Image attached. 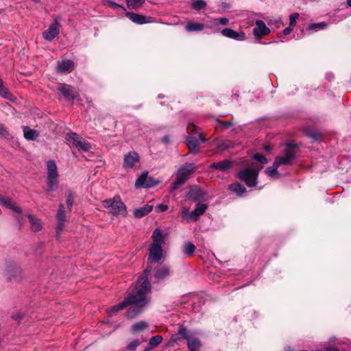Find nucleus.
I'll return each instance as SVG.
<instances>
[{
    "label": "nucleus",
    "mask_w": 351,
    "mask_h": 351,
    "mask_svg": "<svg viewBox=\"0 0 351 351\" xmlns=\"http://www.w3.org/2000/svg\"><path fill=\"white\" fill-rule=\"evenodd\" d=\"M152 271V267H147L143 274L139 278L134 289L122 302L112 306L108 313L110 316L131 305L127 312V317L132 319L139 315L148 304L147 295L150 292L151 284L148 276Z\"/></svg>",
    "instance_id": "f257e3e1"
},
{
    "label": "nucleus",
    "mask_w": 351,
    "mask_h": 351,
    "mask_svg": "<svg viewBox=\"0 0 351 351\" xmlns=\"http://www.w3.org/2000/svg\"><path fill=\"white\" fill-rule=\"evenodd\" d=\"M247 165L249 167L239 171L237 178L244 182L247 186L254 187L257 185L258 173L263 167L261 165H255L254 162L247 163Z\"/></svg>",
    "instance_id": "f03ea898"
},
{
    "label": "nucleus",
    "mask_w": 351,
    "mask_h": 351,
    "mask_svg": "<svg viewBox=\"0 0 351 351\" xmlns=\"http://www.w3.org/2000/svg\"><path fill=\"white\" fill-rule=\"evenodd\" d=\"M196 169L197 167L193 162H186L180 167L174 174L176 181L172 183L171 189L175 191L184 184Z\"/></svg>",
    "instance_id": "7ed1b4c3"
},
{
    "label": "nucleus",
    "mask_w": 351,
    "mask_h": 351,
    "mask_svg": "<svg viewBox=\"0 0 351 351\" xmlns=\"http://www.w3.org/2000/svg\"><path fill=\"white\" fill-rule=\"evenodd\" d=\"M187 132L189 136L186 138V145L189 152L196 153L199 149V143L205 142L206 139L199 132V128L192 122L188 123Z\"/></svg>",
    "instance_id": "20e7f679"
},
{
    "label": "nucleus",
    "mask_w": 351,
    "mask_h": 351,
    "mask_svg": "<svg viewBox=\"0 0 351 351\" xmlns=\"http://www.w3.org/2000/svg\"><path fill=\"white\" fill-rule=\"evenodd\" d=\"M47 191L51 192L58 187V169L56 162L51 160L47 162Z\"/></svg>",
    "instance_id": "39448f33"
},
{
    "label": "nucleus",
    "mask_w": 351,
    "mask_h": 351,
    "mask_svg": "<svg viewBox=\"0 0 351 351\" xmlns=\"http://www.w3.org/2000/svg\"><path fill=\"white\" fill-rule=\"evenodd\" d=\"M104 204V206L109 209V212L114 215L124 216L126 214L125 206L119 197H115L112 199H106Z\"/></svg>",
    "instance_id": "423d86ee"
},
{
    "label": "nucleus",
    "mask_w": 351,
    "mask_h": 351,
    "mask_svg": "<svg viewBox=\"0 0 351 351\" xmlns=\"http://www.w3.org/2000/svg\"><path fill=\"white\" fill-rule=\"evenodd\" d=\"M207 206L204 204L198 203L195 209L189 211L187 208H183L182 210V217L187 222L196 221L200 215H202L206 210Z\"/></svg>",
    "instance_id": "0eeeda50"
},
{
    "label": "nucleus",
    "mask_w": 351,
    "mask_h": 351,
    "mask_svg": "<svg viewBox=\"0 0 351 351\" xmlns=\"http://www.w3.org/2000/svg\"><path fill=\"white\" fill-rule=\"evenodd\" d=\"M72 145L74 146L79 152H89L91 145L86 142L80 135L75 132L68 134V138Z\"/></svg>",
    "instance_id": "6e6552de"
},
{
    "label": "nucleus",
    "mask_w": 351,
    "mask_h": 351,
    "mask_svg": "<svg viewBox=\"0 0 351 351\" xmlns=\"http://www.w3.org/2000/svg\"><path fill=\"white\" fill-rule=\"evenodd\" d=\"M60 25L58 18H55L53 22L49 25V28L43 32V38L48 41H51L56 38L60 32Z\"/></svg>",
    "instance_id": "1a4fd4ad"
},
{
    "label": "nucleus",
    "mask_w": 351,
    "mask_h": 351,
    "mask_svg": "<svg viewBox=\"0 0 351 351\" xmlns=\"http://www.w3.org/2000/svg\"><path fill=\"white\" fill-rule=\"evenodd\" d=\"M0 204L16 213L17 215H16L15 217L19 223H21L23 219L21 209L20 207L14 204L10 197L3 196L0 194Z\"/></svg>",
    "instance_id": "9d476101"
},
{
    "label": "nucleus",
    "mask_w": 351,
    "mask_h": 351,
    "mask_svg": "<svg viewBox=\"0 0 351 351\" xmlns=\"http://www.w3.org/2000/svg\"><path fill=\"white\" fill-rule=\"evenodd\" d=\"M58 91L60 93L66 100H73L79 97L78 92L70 85L63 84L58 88Z\"/></svg>",
    "instance_id": "9b49d317"
},
{
    "label": "nucleus",
    "mask_w": 351,
    "mask_h": 351,
    "mask_svg": "<svg viewBox=\"0 0 351 351\" xmlns=\"http://www.w3.org/2000/svg\"><path fill=\"white\" fill-rule=\"evenodd\" d=\"M162 255V247L158 244H152L149 249V261L151 263L158 262Z\"/></svg>",
    "instance_id": "f8f14e48"
},
{
    "label": "nucleus",
    "mask_w": 351,
    "mask_h": 351,
    "mask_svg": "<svg viewBox=\"0 0 351 351\" xmlns=\"http://www.w3.org/2000/svg\"><path fill=\"white\" fill-rule=\"evenodd\" d=\"M221 34H222L223 36L234 39L237 40H244L245 39V34L243 32H236L231 28H224L222 30H221Z\"/></svg>",
    "instance_id": "ddd939ff"
},
{
    "label": "nucleus",
    "mask_w": 351,
    "mask_h": 351,
    "mask_svg": "<svg viewBox=\"0 0 351 351\" xmlns=\"http://www.w3.org/2000/svg\"><path fill=\"white\" fill-rule=\"evenodd\" d=\"M253 32L256 38H261L263 36L269 34L270 29L265 25V23L263 21L258 20L256 22V27L254 29Z\"/></svg>",
    "instance_id": "4468645a"
},
{
    "label": "nucleus",
    "mask_w": 351,
    "mask_h": 351,
    "mask_svg": "<svg viewBox=\"0 0 351 351\" xmlns=\"http://www.w3.org/2000/svg\"><path fill=\"white\" fill-rule=\"evenodd\" d=\"M125 16L133 23L138 25H143L150 22L145 16L135 12H126Z\"/></svg>",
    "instance_id": "2eb2a0df"
},
{
    "label": "nucleus",
    "mask_w": 351,
    "mask_h": 351,
    "mask_svg": "<svg viewBox=\"0 0 351 351\" xmlns=\"http://www.w3.org/2000/svg\"><path fill=\"white\" fill-rule=\"evenodd\" d=\"M74 66V63L71 60H65L58 62V71L65 73L71 72Z\"/></svg>",
    "instance_id": "dca6fc26"
},
{
    "label": "nucleus",
    "mask_w": 351,
    "mask_h": 351,
    "mask_svg": "<svg viewBox=\"0 0 351 351\" xmlns=\"http://www.w3.org/2000/svg\"><path fill=\"white\" fill-rule=\"evenodd\" d=\"M295 160V155H283L277 156L274 160L275 163L280 165H291Z\"/></svg>",
    "instance_id": "f3484780"
},
{
    "label": "nucleus",
    "mask_w": 351,
    "mask_h": 351,
    "mask_svg": "<svg viewBox=\"0 0 351 351\" xmlns=\"http://www.w3.org/2000/svg\"><path fill=\"white\" fill-rule=\"evenodd\" d=\"M138 155H125L123 166L125 169H131L138 162Z\"/></svg>",
    "instance_id": "a211bd4d"
},
{
    "label": "nucleus",
    "mask_w": 351,
    "mask_h": 351,
    "mask_svg": "<svg viewBox=\"0 0 351 351\" xmlns=\"http://www.w3.org/2000/svg\"><path fill=\"white\" fill-rule=\"evenodd\" d=\"M188 197L193 201H200L204 197V193L199 187L194 186L190 189Z\"/></svg>",
    "instance_id": "6ab92c4d"
},
{
    "label": "nucleus",
    "mask_w": 351,
    "mask_h": 351,
    "mask_svg": "<svg viewBox=\"0 0 351 351\" xmlns=\"http://www.w3.org/2000/svg\"><path fill=\"white\" fill-rule=\"evenodd\" d=\"M153 209V206L145 204V206L136 208L134 210V215L136 218H141L149 213Z\"/></svg>",
    "instance_id": "aec40b11"
},
{
    "label": "nucleus",
    "mask_w": 351,
    "mask_h": 351,
    "mask_svg": "<svg viewBox=\"0 0 351 351\" xmlns=\"http://www.w3.org/2000/svg\"><path fill=\"white\" fill-rule=\"evenodd\" d=\"M187 346L190 351H198L202 346L200 341L193 335L187 340Z\"/></svg>",
    "instance_id": "412c9836"
},
{
    "label": "nucleus",
    "mask_w": 351,
    "mask_h": 351,
    "mask_svg": "<svg viewBox=\"0 0 351 351\" xmlns=\"http://www.w3.org/2000/svg\"><path fill=\"white\" fill-rule=\"evenodd\" d=\"M278 167L279 166L277 165V163L274 162L273 165L266 168L265 172L267 176L271 178H280L281 175L277 170Z\"/></svg>",
    "instance_id": "4be33fe9"
},
{
    "label": "nucleus",
    "mask_w": 351,
    "mask_h": 351,
    "mask_svg": "<svg viewBox=\"0 0 351 351\" xmlns=\"http://www.w3.org/2000/svg\"><path fill=\"white\" fill-rule=\"evenodd\" d=\"M152 238L153 239L154 243L152 244H158L161 246V245L163 243L165 238L162 233V231L156 228L154 230Z\"/></svg>",
    "instance_id": "5701e85b"
},
{
    "label": "nucleus",
    "mask_w": 351,
    "mask_h": 351,
    "mask_svg": "<svg viewBox=\"0 0 351 351\" xmlns=\"http://www.w3.org/2000/svg\"><path fill=\"white\" fill-rule=\"evenodd\" d=\"M195 249V246L189 241L185 242L182 247V251L183 254L186 256H191L193 254Z\"/></svg>",
    "instance_id": "b1692460"
},
{
    "label": "nucleus",
    "mask_w": 351,
    "mask_h": 351,
    "mask_svg": "<svg viewBox=\"0 0 351 351\" xmlns=\"http://www.w3.org/2000/svg\"><path fill=\"white\" fill-rule=\"evenodd\" d=\"M28 218L31 223V228L34 232H38L41 230L42 225L40 220L38 218L34 217L32 215H28Z\"/></svg>",
    "instance_id": "393cba45"
},
{
    "label": "nucleus",
    "mask_w": 351,
    "mask_h": 351,
    "mask_svg": "<svg viewBox=\"0 0 351 351\" xmlns=\"http://www.w3.org/2000/svg\"><path fill=\"white\" fill-rule=\"evenodd\" d=\"M23 133L25 138L27 140H34L39 135L38 132L36 130H32L28 126H25L23 128Z\"/></svg>",
    "instance_id": "a878e982"
},
{
    "label": "nucleus",
    "mask_w": 351,
    "mask_h": 351,
    "mask_svg": "<svg viewBox=\"0 0 351 351\" xmlns=\"http://www.w3.org/2000/svg\"><path fill=\"white\" fill-rule=\"evenodd\" d=\"M169 276V270L167 267H163L155 270L154 277L158 280H163Z\"/></svg>",
    "instance_id": "bb28decb"
},
{
    "label": "nucleus",
    "mask_w": 351,
    "mask_h": 351,
    "mask_svg": "<svg viewBox=\"0 0 351 351\" xmlns=\"http://www.w3.org/2000/svg\"><path fill=\"white\" fill-rule=\"evenodd\" d=\"M204 25L200 23L189 22L186 25L185 29L187 32H195L203 30Z\"/></svg>",
    "instance_id": "cd10ccee"
},
{
    "label": "nucleus",
    "mask_w": 351,
    "mask_h": 351,
    "mask_svg": "<svg viewBox=\"0 0 351 351\" xmlns=\"http://www.w3.org/2000/svg\"><path fill=\"white\" fill-rule=\"evenodd\" d=\"M305 132L306 136L311 138L314 141H319L322 138V135L320 132H319L316 130L308 128L305 130Z\"/></svg>",
    "instance_id": "c85d7f7f"
},
{
    "label": "nucleus",
    "mask_w": 351,
    "mask_h": 351,
    "mask_svg": "<svg viewBox=\"0 0 351 351\" xmlns=\"http://www.w3.org/2000/svg\"><path fill=\"white\" fill-rule=\"evenodd\" d=\"M148 327V324L144 321L138 322L131 326L132 332H137L144 330Z\"/></svg>",
    "instance_id": "c756f323"
},
{
    "label": "nucleus",
    "mask_w": 351,
    "mask_h": 351,
    "mask_svg": "<svg viewBox=\"0 0 351 351\" xmlns=\"http://www.w3.org/2000/svg\"><path fill=\"white\" fill-rule=\"evenodd\" d=\"M145 0H126L127 6L129 9L136 10L141 8Z\"/></svg>",
    "instance_id": "7c9ffc66"
},
{
    "label": "nucleus",
    "mask_w": 351,
    "mask_h": 351,
    "mask_svg": "<svg viewBox=\"0 0 351 351\" xmlns=\"http://www.w3.org/2000/svg\"><path fill=\"white\" fill-rule=\"evenodd\" d=\"M230 189L238 195H242L246 192L245 187L239 183L232 184Z\"/></svg>",
    "instance_id": "2f4dec72"
},
{
    "label": "nucleus",
    "mask_w": 351,
    "mask_h": 351,
    "mask_svg": "<svg viewBox=\"0 0 351 351\" xmlns=\"http://www.w3.org/2000/svg\"><path fill=\"white\" fill-rule=\"evenodd\" d=\"M300 152V150L299 149V145L295 143L293 141L289 142L286 145L285 154H295V152Z\"/></svg>",
    "instance_id": "473e14b6"
},
{
    "label": "nucleus",
    "mask_w": 351,
    "mask_h": 351,
    "mask_svg": "<svg viewBox=\"0 0 351 351\" xmlns=\"http://www.w3.org/2000/svg\"><path fill=\"white\" fill-rule=\"evenodd\" d=\"M147 180V172L143 173L136 180L135 187L136 189L145 188L146 180Z\"/></svg>",
    "instance_id": "72a5a7b5"
},
{
    "label": "nucleus",
    "mask_w": 351,
    "mask_h": 351,
    "mask_svg": "<svg viewBox=\"0 0 351 351\" xmlns=\"http://www.w3.org/2000/svg\"><path fill=\"white\" fill-rule=\"evenodd\" d=\"M206 3L203 0H193L191 3V8L195 10H201L204 9Z\"/></svg>",
    "instance_id": "f704fd0d"
},
{
    "label": "nucleus",
    "mask_w": 351,
    "mask_h": 351,
    "mask_svg": "<svg viewBox=\"0 0 351 351\" xmlns=\"http://www.w3.org/2000/svg\"><path fill=\"white\" fill-rule=\"evenodd\" d=\"M162 341V337L160 335H156L152 337L149 341V345L152 348L157 347Z\"/></svg>",
    "instance_id": "c9c22d12"
},
{
    "label": "nucleus",
    "mask_w": 351,
    "mask_h": 351,
    "mask_svg": "<svg viewBox=\"0 0 351 351\" xmlns=\"http://www.w3.org/2000/svg\"><path fill=\"white\" fill-rule=\"evenodd\" d=\"M178 333L186 341L189 339V338H191L193 335V333L189 332L186 327L183 326H180L179 327Z\"/></svg>",
    "instance_id": "e433bc0d"
},
{
    "label": "nucleus",
    "mask_w": 351,
    "mask_h": 351,
    "mask_svg": "<svg viewBox=\"0 0 351 351\" xmlns=\"http://www.w3.org/2000/svg\"><path fill=\"white\" fill-rule=\"evenodd\" d=\"M56 217L58 221H65L66 220V214H65V208L63 204H60L58 207V210L56 214Z\"/></svg>",
    "instance_id": "4c0bfd02"
},
{
    "label": "nucleus",
    "mask_w": 351,
    "mask_h": 351,
    "mask_svg": "<svg viewBox=\"0 0 351 351\" xmlns=\"http://www.w3.org/2000/svg\"><path fill=\"white\" fill-rule=\"evenodd\" d=\"M141 343V341L138 339L133 340L128 343L125 349L128 351H134Z\"/></svg>",
    "instance_id": "58836bf2"
},
{
    "label": "nucleus",
    "mask_w": 351,
    "mask_h": 351,
    "mask_svg": "<svg viewBox=\"0 0 351 351\" xmlns=\"http://www.w3.org/2000/svg\"><path fill=\"white\" fill-rule=\"evenodd\" d=\"M327 24L325 22H321L318 23H311L310 24L307 29L308 30H316L317 29H322L326 27Z\"/></svg>",
    "instance_id": "ea45409f"
},
{
    "label": "nucleus",
    "mask_w": 351,
    "mask_h": 351,
    "mask_svg": "<svg viewBox=\"0 0 351 351\" xmlns=\"http://www.w3.org/2000/svg\"><path fill=\"white\" fill-rule=\"evenodd\" d=\"M0 95L10 101H14L13 95L5 87L0 88Z\"/></svg>",
    "instance_id": "a19ab883"
},
{
    "label": "nucleus",
    "mask_w": 351,
    "mask_h": 351,
    "mask_svg": "<svg viewBox=\"0 0 351 351\" xmlns=\"http://www.w3.org/2000/svg\"><path fill=\"white\" fill-rule=\"evenodd\" d=\"M145 188H152L159 184V181L156 180L154 178L147 176V180L145 182Z\"/></svg>",
    "instance_id": "79ce46f5"
},
{
    "label": "nucleus",
    "mask_w": 351,
    "mask_h": 351,
    "mask_svg": "<svg viewBox=\"0 0 351 351\" xmlns=\"http://www.w3.org/2000/svg\"><path fill=\"white\" fill-rule=\"evenodd\" d=\"M208 274L212 280L217 282L219 281V275L217 273V269H208Z\"/></svg>",
    "instance_id": "37998d69"
},
{
    "label": "nucleus",
    "mask_w": 351,
    "mask_h": 351,
    "mask_svg": "<svg viewBox=\"0 0 351 351\" xmlns=\"http://www.w3.org/2000/svg\"><path fill=\"white\" fill-rule=\"evenodd\" d=\"M73 203V196L71 191H69L66 195V205L69 210H71Z\"/></svg>",
    "instance_id": "c03bdc74"
},
{
    "label": "nucleus",
    "mask_w": 351,
    "mask_h": 351,
    "mask_svg": "<svg viewBox=\"0 0 351 351\" xmlns=\"http://www.w3.org/2000/svg\"><path fill=\"white\" fill-rule=\"evenodd\" d=\"M234 165V162L230 160H224L221 162V170L225 171L231 168Z\"/></svg>",
    "instance_id": "a18cd8bd"
},
{
    "label": "nucleus",
    "mask_w": 351,
    "mask_h": 351,
    "mask_svg": "<svg viewBox=\"0 0 351 351\" xmlns=\"http://www.w3.org/2000/svg\"><path fill=\"white\" fill-rule=\"evenodd\" d=\"M299 14L298 13H293L289 16V25L291 27H295L296 25V21L299 18Z\"/></svg>",
    "instance_id": "49530a36"
},
{
    "label": "nucleus",
    "mask_w": 351,
    "mask_h": 351,
    "mask_svg": "<svg viewBox=\"0 0 351 351\" xmlns=\"http://www.w3.org/2000/svg\"><path fill=\"white\" fill-rule=\"evenodd\" d=\"M0 136L4 138H9L10 134L7 129L3 124L0 123Z\"/></svg>",
    "instance_id": "de8ad7c7"
},
{
    "label": "nucleus",
    "mask_w": 351,
    "mask_h": 351,
    "mask_svg": "<svg viewBox=\"0 0 351 351\" xmlns=\"http://www.w3.org/2000/svg\"><path fill=\"white\" fill-rule=\"evenodd\" d=\"M254 159L261 164H267L268 162L265 155H254Z\"/></svg>",
    "instance_id": "09e8293b"
},
{
    "label": "nucleus",
    "mask_w": 351,
    "mask_h": 351,
    "mask_svg": "<svg viewBox=\"0 0 351 351\" xmlns=\"http://www.w3.org/2000/svg\"><path fill=\"white\" fill-rule=\"evenodd\" d=\"M232 126L231 121H221V131Z\"/></svg>",
    "instance_id": "8fccbe9b"
},
{
    "label": "nucleus",
    "mask_w": 351,
    "mask_h": 351,
    "mask_svg": "<svg viewBox=\"0 0 351 351\" xmlns=\"http://www.w3.org/2000/svg\"><path fill=\"white\" fill-rule=\"evenodd\" d=\"M64 221H58L57 227H56L57 234H60V232H62V230H63V228L64 227Z\"/></svg>",
    "instance_id": "3c124183"
},
{
    "label": "nucleus",
    "mask_w": 351,
    "mask_h": 351,
    "mask_svg": "<svg viewBox=\"0 0 351 351\" xmlns=\"http://www.w3.org/2000/svg\"><path fill=\"white\" fill-rule=\"evenodd\" d=\"M168 209V206L167 205H165V204H158L156 207V210L157 212H163V211H165Z\"/></svg>",
    "instance_id": "603ef678"
},
{
    "label": "nucleus",
    "mask_w": 351,
    "mask_h": 351,
    "mask_svg": "<svg viewBox=\"0 0 351 351\" xmlns=\"http://www.w3.org/2000/svg\"><path fill=\"white\" fill-rule=\"evenodd\" d=\"M293 27H291L290 25L288 27H286L284 30H283V33L285 36L287 35H289V34H291V32L293 31Z\"/></svg>",
    "instance_id": "864d4df0"
},
{
    "label": "nucleus",
    "mask_w": 351,
    "mask_h": 351,
    "mask_svg": "<svg viewBox=\"0 0 351 351\" xmlns=\"http://www.w3.org/2000/svg\"><path fill=\"white\" fill-rule=\"evenodd\" d=\"M108 3L110 7L113 8H121V6L120 5L117 4V3H115L114 1H108Z\"/></svg>",
    "instance_id": "5fc2aeb1"
},
{
    "label": "nucleus",
    "mask_w": 351,
    "mask_h": 351,
    "mask_svg": "<svg viewBox=\"0 0 351 351\" xmlns=\"http://www.w3.org/2000/svg\"><path fill=\"white\" fill-rule=\"evenodd\" d=\"M228 19L221 17V25H226L228 23Z\"/></svg>",
    "instance_id": "6e6d98bb"
},
{
    "label": "nucleus",
    "mask_w": 351,
    "mask_h": 351,
    "mask_svg": "<svg viewBox=\"0 0 351 351\" xmlns=\"http://www.w3.org/2000/svg\"><path fill=\"white\" fill-rule=\"evenodd\" d=\"M162 141L165 143V144H167L169 143L170 140H169V137L168 136H165L162 138Z\"/></svg>",
    "instance_id": "4d7b16f0"
},
{
    "label": "nucleus",
    "mask_w": 351,
    "mask_h": 351,
    "mask_svg": "<svg viewBox=\"0 0 351 351\" xmlns=\"http://www.w3.org/2000/svg\"><path fill=\"white\" fill-rule=\"evenodd\" d=\"M22 316L23 315H21L20 313H17V314L14 315L13 316V317H14V319H16L17 321H19V320H21L22 319Z\"/></svg>",
    "instance_id": "13d9d810"
},
{
    "label": "nucleus",
    "mask_w": 351,
    "mask_h": 351,
    "mask_svg": "<svg viewBox=\"0 0 351 351\" xmlns=\"http://www.w3.org/2000/svg\"><path fill=\"white\" fill-rule=\"evenodd\" d=\"M230 146L229 145H225L224 143H221L220 147H221V152L224 151L226 149H228Z\"/></svg>",
    "instance_id": "bf43d9fd"
},
{
    "label": "nucleus",
    "mask_w": 351,
    "mask_h": 351,
    "mask_svg": "<svg viewBox=\"0 0 351 351\" xmlns=\"http://www.w3.org/2000/svg\"><path fill=\"white\" fill-rule=\"evenodd\" d=\"M264 150L265 152H269L271 150V147L270 145H265L264 146Z\"/></svg>",
    "instance_id": "052dcab7"
},
{
    "label": "nucleus",
    "mask_w": 351,
    "mask_h": 351,
    "mask_svg": "<svg viewBox=\"0 0 351 351\" xmlns=\"http://www.w3.org/2000/svg\"><path fill=\"white\" fill-rule=\"evenodd\" d=\"M3 87V81L0 79V88Z\"/></svg>",
    "instance_id": "680f3d73"
},
{
    "label": "nucleus",
    "mask_w": 351,
    "mask_h": 351,
    "mask_svg": "<svg viewBox=\"0 0 351 351\" xmlns=\"http://www.w3.org/2000/svg\"><path fill=\"white\" fill-rule=\"evenodd\" d=\"M152 348H152V347L149 346V348H145V351H149V350H151Z\"/></svg>",
    "instance_id": "e2e57ef3"
},
{
    "label": "nucleus",
    "mask_w": 351,
    "mask_h": 351,
    "mask_svg": "<svg viewBox=\"0 0 351 351\" xmlns=\"http://www.w3.org/2000/svg\"><path fill=\"white\" fill-rule=\"evenodd\" d=\"M348 5L351 7V0H347Z\"/></svg>",
    "instance_id": "0e129e2a"
},
{
    "label": "nucleus",
    "mask_w": 351,
    "mask_h": 351,
    "mask_svg": "<svg viewBox=\"0 0 351 351\" xmlns=\"http://www.w3.org/2000/svg\"><path fill=\"white\" fill-rule=\"evenodd\" d=\"M213 166H215L216 167H219V163H214Z\"/></svg>",
    "instance_id": "69168bd1"
},
{
    "label": "nucleus",
    "mask_w": 351,
    "mask_h": 351,
    "mask_svg": "<svg viewBox=\"0 0 351 351\" xmlns=\"http://www.w3.org/2000/svg\"><path fill=\"white\" fill-rule=\"evenodd\" d=\"M223 8H228V6H227V5L226 3L223 5Z\"/></svg>",
    "instance_id": "338daca9"
},
{
    "label": "nucleus",
    "mask_w": 351,
    "mask_h": 351,
    "mask_svg": "<svg viewBox=\"0 0 351 351\" xmlns=\"http://www.w3.org/2000/svg\"><path fill=\"white\" fill-rule=\"evenodd\" d=\"M128 154H136V153L135 152H129Z\"/></svg>",
    "instance_id": "774afa93"
}]
</instances>
